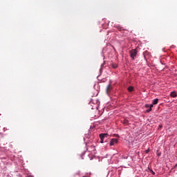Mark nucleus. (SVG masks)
<instances>
[{"mask_svg": "<svg viewBox=\"0 0 177 177\" xmlns=\"http://www.w3.org/2000/svg\"><path fill=\"white\" fill-rule=\"evenodd\" d=\"M129 55L132 60H135V59H136V56H138V50H136V49H133L129 51Z\"/></svg>", "mask_w": 177, "mask_h": 177, "instance_id": "obj_1", "label": "nucleus"}, {"mask_svg": "<svg viewBox=\"0 0 177 177\" xmlns=\"http://www.w3.org/2000/svg\"><path fill=\"white\" fill-rule=\"evenodd\" d=\"M107 136H109L108 133H100V139H101L100 143H103L104 140V138H107Z\"/></svg>", "mask_w": 177, "mask_h": 177, "instance_id": "obj_2", "label": "nucleus"}, {"mask_svg": "<svg viewBox=\"0 0 177 177\" xmlns=\"http://www.w3.org/2000/svg\"><path fill=\"white\" fill-rule=\"evenodd\" d=\"M118 143V140L117 138L111 139L109 146H114V145H117Z\"/></svg>", "mask_w": 177, "mask_h": 177, "instance_id": "obj_3", "label": "nucleus"}, {"mask_svg": "<svg viewBox=\"0 0 177 177\" xmlns=\"http://www.w3.org/2000/svg\"><path fill=\"white\" fill-rule=\"evenodd\" d=\"M113 88L111 87V84H109L106 87V93H110V91H111Z\"/></svg>", "mask_w": 177, "mask_h": 177, "instance_id": "obj_4", "label": "nucleus"}, {"mask_svg": "<svg viewBox=\"0 0 177 177\" xmlns=\"http://www.w3.org/2000/svg\"><path fill=\"white\" fill-rule=\"evenodd\" d=\"M170 96L171 97H176V93L175 91H172L171 93H170Z\"/></svg>", "mask_w": 177, "mask_h": 177, "instance_id": "obj_5", "label": "nucleus"}, {"mask_svg": "<svg viewBox=\"0 0 177 177\" xmlns=\"http://www.w3.org/2000/svg\"><path fill=\"white\" fill-rule=\"evenodd\" d=\"M158 104V99L156 98V99H155V100H153L151 104H153V106L154 104Z\"/></svg>", "mask_w": 177, "mask_h": 177, "instance_id": "obj_6", "label": "nucleus"}, {"mask_svg": "<svg viewBox=\"0 0 177 177\" xmlns=\"http://www.w3.org/2000/svg\"><path fill=\"white\" fill-rule=\"evenodd\" d=\"M122 124H124V125H128L129 121L127 119H124V120L122 121Z\"/></svg>", "mask_w": 177, "mask_h": 177, "instance_id": "obj_7", "label": "nucleus"}, {"mask_svg": "<svg viewBox=\"0 0 177 177\" xmlns=\"http://www.w3.org/2000/svg\"><path fill=\"white\" fill-rule=\"evenodd\" d=\"M153 109V104H150V108L146 111V113H150Z\"/></svg>", "mask_w": 177, "mask_h": 177, "instance_id": "obj_8", "label": "nucleus"}, {"mask_svg": "<svg viewBox=\"0 0 177 177\" xmlns=\"http://www.w3.org/2000/svg\"><path fill=\"white\" fill-rule=\"evenodd\" d=\"M128 91H129V92H133V86H130L128 88Z\"/></svg>", "mask_w": 177, "mask_h": 177, "instance_id": "obj_9", "label": "nucleus"}, {"mask_svg": "<svg viewBox=\"0 0 177 177\" xmlns=\"http://www.w3.org/2000/svg\"><path fill=\"white\" fill-rule=\"evenodd\" d=\"M145 109H150V104H146L145 105Z\"/></svg>", "mask_w": 177, "mask_h": 177, "instance_id": "obj_10", "label": "nucleus"}, {"mask_svg": "<svg viewBox=\"0 0 177 177\" xmlns=\"http://www.w3.org/2000/svg\"><path fill=\"white\" fill-rule=\"evenodd\" d=\"M112 67H113V68H117L118 66H117V64H112Z\"/></svg>", "mask_w": 177, "mask_h": 177, "instance_id": "obj_11", "label": "nucleus"}, {"mask_svg": "<svg viewBox=\"0 0 177 177\" xmlns=\"http://www.w3.org/2000/svg\"><path fill=\"white\" fill-rule=\"evenodd\" d=\"M150 152V149H147L145 151L146 154L149 153Z\"/></svg>", "mask_w": 177, "mask_h": 177, "instance_id": "obj_12", "label": "nucleus"}, {"mask_svg": "<svg viewBox=\"0 0 177 177\" xmlns=\"http://www.w3.org/2000/svg\"><path fill=\"white\" fill-rule=\"evenodd\" d=\"M26 177H34V176H32V175L28 174Z\"/></svg>", "mask_w": 177, "mask_h": 177, "instance_id": "obj_13", "label": "nucleus"}, {"mask_svg": "<svg viewBox=\"0 0 177 177\" xmlns=\"http://www.w3.org/2000/svg\"><path fill=\"white\" fill-rule=\"evenodd\" d=\"M119 31H121L122 28H118Z\"/></svg>", "mask_w": 177, "mask_h": 177, "instance_id": "obj_14", "label": "nucleus"}, {"mask_svg": "<svg viewBox=\"0 0 177 177\" xmlns=\"http://www.w3.org/2000/svg\"><path fill=\"white\" fill-rule=\"evenodd\" d=\"M162 126L160 125L159 127L161 128Z\"/></svg>", "mask_w": 177, "mask_h": 177, "instance_id": "obj_15", "label": "nucleus"}]
</instances>
